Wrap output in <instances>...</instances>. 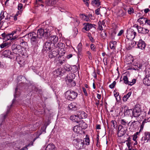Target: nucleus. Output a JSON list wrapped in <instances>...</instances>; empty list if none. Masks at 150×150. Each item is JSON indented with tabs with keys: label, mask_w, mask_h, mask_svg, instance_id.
Wrapping results in <instances>:
<instances>
[{
	"label": "nucleus",
	"mask_w": 150,
	"mask_h": 150,
	"mask_svg": "<svg viewBox=\"0 0 150 150\" xmlns=\"http://www.w3.org/2000/svg\"><path fill=\"white\" fill-rule=\"evenodd\" d=\"M141 140L144 142H147L148 141L150 142V132H145Z\"/></svg>",
	"instance_id": "obj_9"
},
{
	"label": "nucleus",
	"mask_w": 150,
	"mask_h": 150,
	"mask_svg": "<svg viewBox=\"0 0 150 150\" xmlns=\"http://www.w3.org/2000/svg\"><path fill=\"white\" fill-rule=\"evenodd\" d=\"M146 21V18L144 17L140 18L137 20V22L139 23L140 25H143L145 24Z\"/></svg>",
	"instance_id": "obj_30"
},
{
	"label": "nucleus",
	"mask_w": 150,
	"mask_h": 150,
	"mask_svg": "<svg viewBox=\"0 0 150 150\" xmlns=\"http://www.w3.org/2000/svg\"><path fill=\"white\" fill-rule=\"evenodd\" d=\"M74 131L77 133H79L80 132L81 130H82L79 125H76L73 128Z\"/></svg>",
	"instance_id": "obj_32"
},
{
	"label": "nucleus",
	"mask_w": 150,
	"mask_h": 150,
	"mask_svg": "<svg viewBox=\"0 0 150 150\" xmlns=\"http://www.w3.org/2000/svg\"><path fill=\"white\" fill-rule=\"evenodd\" d=\"M83 1L86 6L88 7L89 6V0H83Z\"/></svg>",
	"instance_id": "obj_48"
},
{
	"label": "nucleus",
	"mask_w": 150,
	"mask_h": 150,
	"mask_svg": "<svg viewBox=\"0 0 150 150\" xmlns=\"http://www.w3.org/2000/svg\"><path fill=\"white\" fill-rule=\"evenodd\" d=\"M22 13V10H20V11H18L16 14H15V16H17L19 14H21Z\"/></svg>",
	"instance_id": "obj_54"
},
{
	"label": "nucleus",
	"mask_w": 150,
	"mask_h": 150,
	"mask_svg": "<svg viewBox=\"0 0 150 150\" xmlns=\"http://www.w3.org/2000/svg\"><path fill=\"white\" fill-rule=\"evenodd\" d=\"M8 53V54L10 53V52L8 50H6L4 51L3 52V53L4 54H5L6 53Z\"/></svg>",
	"instance_id": "obj_60"
},
{
	"label": "nucleus",
	"mask_w": 150,
	"mask_h": 150,
	"mask_svg": "<svg viewBox=\"0 0 150 150\" xmlns=\"http://www.w3.org/2000/svg\"><path fill=\"white\" fill-rule=\"evenodd\" d=\"M62 69L59 68L53 72V73L55 77L61 76L62 75Z\"/></svg>",
	"instance_id": "obj_17"
},
{
	"label": "nucleus",
	"mask_w": 150,
	"mask_h": 150,
	"mask_svg": "<svg viewBox=\"0 0 150 150\" xmlns=\"http://www.w3.org/2000/svg\"><path fill=\"white\" fill-rule=\"evenodd\" d=\"M147 24V25L150 26V20L147 19L146 18V21L145 24Z\"/></svg>",
	"instance_id": "obj_55"
},
{
	"label": "nucleus",
	"mask_w": 150,
	"mask_h": 150,
	"mask_svg": "<svg viewBox=\"0 0 150 150\" xmlns=\"http://www.w3.org/2000/svg\"><path fill=\"white\" fill-rule=\"evenodd\" d=\"M137 136L136 135H135L134 134L133 135V138H132V139L136 142H137L136 141V139H137Z\"/></svg>",
	"instance_id": "obj_51"
},
{
	"label": "nucleus",
	"mask_w": 150,
	"mask_h": 150,
	"mask_svg": "<svg viewBox=\"0 0 150 150\" xmlns=\"http://www.w3.org/2000/svg\"><path fill=\"white\" fill-rule=\"evenodd\" d=\"M45 150H57V148L53 143H50L46 146Z\"/></svg>",
	"instance_id": "obj_24"
},
{
	"label": "nucleus",
	"mask_w": 150,
	"mask_h": 150,
	"mask_svg": "<svg viewBox=\"0 0 150 150\" xmlns=\"http://www.w3.org/2000/svg\"><path fill=\"white\" fill-rule=\"evenodd\" d=\"M126 129L122 128L121 126H119L118 127V132L117 135L118 137H122L126 133Z\"/></svg>",
	"instance_id": "obj_13"
},
{
	"label": "nucleus",
	"mask_w": 150,
	"mask_h": 150,
	"mask_svg": "<svg viewBox=\"0 0 150 150\" xmlns=\"http://www.w3.org/2000/svg\"><path fill=\"white\" fill-rule=\"evenodd\" d=\"M27 146H24L23 148H21L20 150H26V149H27Z\"/></svg>",
	"instance_id": "obj_64"
},
{
	"label": "nucleus",
	"mask_w": 150,
	"mask_h": 150,
	"mask_svg": "<svg viewBox=\"0 0 150 150\" xmlns=\"http://www.w3.org/2000/svg\"><path fill=\"white\" fill-rule=\"evenodd\" d=\"M77 104L75 102H73L71 103L68 106L70 110H76L77 109Z\"/></svg>",
	"instance_id": "obj_26"
},
{
	"label": "nucleus",
	"mask_w": 150,
	"mask_h": 150,
	"mask_svg": "<svg viewBox=\"0 0 150 150\" xmlns=\"http://www.w3.org/2000/svg\"><path fill=\"white\" fill-rule=\"evenodd\" d=\"M73 143L74 144L78 146H81V145H84V141L78 138L73 139Z\"/></svg>",
	"instance_id": "obj_11"
},
{
	"label": "nucleus",
	"mask_w": 150,
	"mask_h": 150,
	"mask_svg": "<svg viewBox=\"0 0 150 150\" xmlns=\"http://www.w3.org/2000/svg\"><path fill=\"white\" fill-rule=\"evenodd\" d=\"M76 92L71 90L67 91L65 93L66 98L68 100L72 101L76 98L78 96Z\"/></svg>",
	"instance_id": "obj_2"
},
{
	"label": "nucleus",
	"mask_w": 150,
	"mask_h": 150,
	"mask_svg": "<svg viewBox=\"0 0 150 150\" xmlns=\"http://www.w3.org/2000/svg\"><path fill=\"white\" fill-rule=\"evenodd\" d=\"M44 29L42 28L39 29L36 34V36L40 38H41L42 36H44Z\"/></svg>",
	"instance_id": "obj_21"
},
{
	"label": "nucleus",
	"mask_w": 150,
	"mask_h": 150,
	"mask_svg": "<svg viewBox=\"0 0 150 150\" xmlns=\"http://www.w3.org/2000/svg\"><path fill=\"white\" fill-rule=\"evenodd\" d=\"M110 125L112 127L115 128L117 127L116 121L115 120H112L110 122Z\"/></svg>",
	"instance_id": "obj_36"
},
{
	"label": "nucleus",
	"mask_w": 150,
	"mask_h": 150,
	"mask_svg": "<svg viewBox=\"0 0 150 150\" xmlns=\"http://www.w3.org/2000/svg\"><path fill=\"white\" fill-rule=\"evenodd\" d=\"M131 94V92H129L127 94L124 95L123 97L122 100L124 102L127 101V99L130 97Z\"/></svg>",
	"instance_id": "obj_34"
},
{
	"label": "nucleus",
	"mask_w": 150,
	"mask_h": 150,
	"mask_svg": "<svg viewBox=\"0 0 150 150\" xmlns=\"http://www.w3.org/2000/svg\"><path fill=\"white\" fill-rule=\"evenodd\" d=\"M7 14V13L6 11H2L0 13V20L1 21V20L5 17V16Z\"/></svg>",
	"instance_id": "obj_35"
},
{
	"label": "nucleus",
	"mask_w": 150,
	"mask_h": 150,
	"mask_svg": "<svg viewBox=\"0 0 150 150\" xmlns=\"http://www.w3.org/2000/svg\"><path fill=\"white\" fill-rule=\"evenodd\" d=\"M44 36L45 37H48L50 35V31L47 28L44 30Z\"/></svg>",
	"instance_id": "obj_33"
},
{
	"label": "nucleus",
	"mask_w": 150,
	"mask_h": 150,
	"mask_svg": "<svg viewBox=\"0 0 150 150\" xmlns=\"http://www.w3.org/2000/svg\"><path fill=\"white\" fill-rule=\"evenodd\" d=\"M91 4L93 6L98 7L100 5V0H93L91 2Z\"/></svg>",
	"instance_id": "obj_29"
},
{
	"label": "nucleus",
	"mask_w": 150,
	"mask_h": 150,
	"mask_svg": "<svg viewBox=\"0 0 150 150\" xmlns=\"http://www.w3.org/2000/svg\"><path fill=\"white\" fill-rule=\"evenodd\" d=\"M115 12L117 13V16H122L125 15V13L123 10H116Z\"/></svg>",
	"instance_id": "obj_31"
},
{
	"label": "nucleus",
	"mask_w": 150,
	"mask_h": 150,
	"mask_svg": "<svg viewBox=\"0 0 150 150\" xmlns=\"http://www.w3.org/2000/svg\"><path fill=\"white\" fill-rule=\"evenodd\" d=\"M20 46L17 44H13L12 46V49L13 52L16 54H18L20 50Z\"/></svg>",
	"instance_id": "obj_14"
},
{
	"label": "nucleus",
	"mask_w": 150,
	"mask_h": 150,
	"mask_svg": "<svg viewBox=\"0 0 150 150\" xmlns=\"http://www.w3.org/2000/svg\"><path fill=\"white\" fill-rule=\"evenodd\" d=\"M89 37V39L92 42H94L95 41V40L92 37L89 36H88Z\"/></svg>",
	"instance_id": "obj_52"
},
{
	"label": "nucleus",
	"mask_w": 150,
	"mask_h": 150,
	"mask_svg": "<svg viewBox=\"0 0 150 150\" xmlns=\"http://www.w3.org/2000/svg\"><path fill=\"white\" fill-rule=\"evenodd\" d=\"M77 114L79 119L85 118L87 116V114L83 111H79Z\"/></svg>",
	"instance_id": "obj_16"
},
{
	"label": "nucleus",
	"mask_w": 150,
	"mask_h": 150,
	"mask_svg": "<svg viewBox=\"0 0 150 150\" xmlns=\"http://www.w3.org/2000/svg\"><path fill=\"white\" fill-rule=\"evenodd\" d=\"M65 60L64 59L59 60L57 63V64L58 66H60L61 65H62L63 63L65 62Z\"/></svg>",
	"instance_id": "obj_42"
},
{
	"label": "nucleus",
	"mask_w": 150,
	"mask_h": 150,
	"mask_svg": "<svg viewBox=\"0 0 150 150\" xmlns=\"http://www.w3.org/2000/svg\"><path fill=\"white\" fill-rule=\"evenodd\" d=\"M91 49L94 51H96V48L94 44H91Z\"/></svg>",
	"instance_id": "obj_44"
},
{
	"label": "nucleus",
	"mask_w": 150,
	"mask_h": 150,
	"mask_svg": "<svg viewBox=\"0 0 150 150\" xmlns=\"http://www.w3.org/2000/svg\"><path fill=\"white\" fill-rule=\"evenodd\" d=\"M84 141V144L85 143V144L87 145H88L90 143V140L88 138L87 135L86 136V137L83 140Z\"/></svg>",
	"instance_id": "obj_37"
},
{
	"label": "nucleus",
	"mask_w": 150,
	"mask_h": 150,
	"mask_svg": "<svg viewBox=\"0 0 150 150\" xmlns=\"http://www.w3.org/2000/svg\"><path fill=\"white\" fill-rule=\"evenodd\" d=\"M82 90L85 95L86 96H87L88 94L86 88H84L83 87L82 88Z\"/></svg>",
	"instance_id": "obj_49"
},
{
	"label": "nucleus",
	"mask_w": 150,
	"mask_h": 150,
	"mask_svg": "<svg viewBox=\"0 0 150 150\" xmlns=\"http://www.w3.org/2000/svg\"><path fill=\"white\" fill-rule=\"evenodd\" d=\"M98 29L100 30H103V27L102 26V23L100 21H99L98 23Z\"/></svg>",
	"instance_id": "obj_40"
},
{
	"label": "nucleus",
	"mask_w": 150,
	"mask_h": 150,
	"mask_svg": "<svg viewBox=\"0 0 150 150\" xmlns=\"http://www.w3.org/2000/svg\"><path fill=\"white\" fill-rule=\"evenodd\" d=\"M51 43L50 42H46L43 47L44 49L46 51L50 50L51 49Z\"/></svg>",
	"instance_id": "obj_23"
},
{
	"label": "nucleus",
	"mask_w": 150,
	"mask_h": 150,
	"mask_svg": "<svg viewBox=\"0 0 150 150\" xmlns=\"http://www.w3.org/2000/svg\"><path fill=\"white\" fill-rule=\"evenodd\" d=\"M84 24L85 25L83 29L86 31L89 30L93 26L92 25L91 23H86Z\"/></svg>",
	"instance_id": "obj_28"
},
{
	"label": "nucleus",
	"mask_w": 150,
	"mask_h": 150,
	"mask_svg": "<svg viewBox=\"0 0 150 150\" xmlns=\"http://www.w3.org/2000/svg\"><path fill=\"white\" fill-rule=\"evenodd\" d=\"M95 13L97 15L100 14V10H96Z\"/></svg>",
	"instance_id": "obj_62"
},
{
	"label": "nucleus",
	"mask_w": 150,
	"mask_h": 150,
	"mask_svg": "<svg viewBox=\"0 0 150 150\" xmlns=\"http://www.w3.org/2000/svg\"><path fill=\"white\" fill-rule=\"evenodd\" d=\"M135 43L137 44L138 48L142 50L145 49L146 44L145 42L141 39H140L138 41H135Z\"/></svg>",
	"instance_id": "obj_7"
},
{
	"label": "nucleus",
	"mask_w": 150,
	"mask_h": 150,
	"mask_svg": "<svg viewBox=\"0 0 150 150\" xmlns=\"http://www.w3.org/2000/svg\"><path fill=\"white\" fill-rule=\"evenodd\" d=\"M143 83L147 86H150V76L146 75L143 79Z\"/></svg>",
	"instance_id": "obj_20"
},
{
	"label": "nucleus",
	"mask_w": 150,
	"mask_h": 150,
	"mask_svg": "<svg viewBox=\"0 0 150 150\" xmlns=\"http://www.w3.org/2000/svg\"><path fill=\"white\" fill-rule=\"evenodd\" d=\"M82 16H83V18H84L83 19L84 20H85L86 21H88L89 18H88V17H87V16H86L85 15H83V14H82Z\"/></svg>",
	"instance_id": "obj_50"
},
{
	"label": "nucleus",
	"mask_w": 150,
	"mask_h": 150,
	"mask_svg": "<svg viewBox=\"0 0 150 150\" xmlns=\"http://www.w3.org/2000/svg\"><path fill=\"white\" fill-rule=\"evenodd\" d=\"M101 35L102 37L103 38H105L106 36V34L104 32L103 33H102Z\"/></svg>",
	"instance_id": "obj_56"
},
{
	"label": "nucleus",
	"mask_w": 150,
	"mask_h": 150,
	"mask_svg": "<svg viewBox=\"0 0 150 150\" xmlns=\"http://www.w3.org/2000/svg\"><path fill=\"white\" fill-rule=\"evenodd\" d=\"M75 77V74L72 73H69L65 78L67 83L68 85L71 86H74L76 85V83L73 81Z\"/></svg>",
	"instance_id": "obj_3"
},
{
	"label": "nucleus",
	"mask_w": 150,
	"mask_h": 150,
	"mask_svg": "<svg viewBox=\"0 0 150 150\" xmlns=\"http://www.w3.org/2000/svg\"><path fill=\"white\" fill-rule=\"evenodd\" d=\"M48 40L50 41L51 43H53L54 45H55L58 40V38L56 35L51 36L48 38Z\"/></svg>",
	"instance_id": "obj_15"
},
{
	"label": "nucleus",
	"mask_w": 150,
	"mask_h": 150,
	"mask_svg": "<svg viewBox=\"0 0 150 150\" xmlns=\"http://www.w3.org/2000/svg\"><path fill=\"white\" fill-rule=\"evenodd\" d=\"M124 32V31L123 30H121L119 33L117 35L118 36H121L123 33Z\"/></svg>",
	"instance_id": "obj_57"
},
{
	"label": "nucleus",
	"mask_w": 150,
	"mask_h": 150,
	"mask_svg": "<svg viewBox=\"0 0 150 150\" xmlns=\"http://www.w3.org/2000/svg\"><path fill=\"white\" fill-rule=\"evenodd\" d=\"M61 54L59 50H52L50 52L49 56L50 58H52L57 56L58 54Z\"/></svg>",
	"instance_id": "obj_10"
},
{
	"label": "nucleus",
	"mask_w": 150,
	"mask_h": 150,
	"mask_svg": "<svg viewBox=\"0 0 150 150\" xmlns=\"http://www.w3.org/2000/svg\"><path fill=\"white\" fill-rule=\"evenodd\" d=\"M96 129H101L100 125H96Z\"/></svg>",
	"instance_id": "obj_63"
},
{
	"label": "nucleus",
	"mask_w": 150,
	"mask_h": 150,
	"mask_svg": "<svg viewBox=\"0 0 150 150\" xmlns=\"http://www.w3.org/2000/svg\"><path fill=\"white\" fill-rule=\"evenodd\" d=\"M123 80L125 84L130 86H132L136 83V80L135 79H133L132 81H128V77L126 76H124Z\"/></svg>",
	"instance_id": "obj_12"
},
{
	"label": "nucleus",
	"mask_w": 150,
	"mask_h": 150,
	"mask_svg": "<svg viewBox=\"0 0 150 150\" xmlns=\"http://www.w3.org/2000/svg\"><path fill=\"white\" fill-rule=\"evenodd\" d=\"M81 47H82V44L81 43H79L77 47V48L78 49V51L79 52H81Z\"/></svg>",
	"instance_id": "obj_45"
},
{
	"label": "nucleus",
	"mask_w": 150,
	"mask_h": 150,
	"mask_svg": "<svg viewBox=\"0 0 150 150\" xmlns=\"http://www.w3.org/2000/svg\"><path fill=\"white\" fill-rule=\"evenodd\" d=\"M70 119L72 121L76 122H79V120L80 119L79 118L77 114L76 115H74L71 116L70 117Z\"/></svg>",
	"instance_id": "obj_27"
},
{
	"label": "nucleus",
	"mask_w": 150,
	"mask_h": 150,
	"mask_svg": "<svg viewBox=\"0 0 150 150\" xmlns=\"http://www.w3.org/2000/svg\"><path fill=\"white\" fill-rule=\"evenodd\" d=\"M103 62H104V64L105 65H107V58H104L103 59Z\"/></svg>",
	"instance_id": "obj_59"
},
{
	"label": "nucleus",
	"mask_w": 150,
	"mask_h": 150,
	"mask_svg": "<svg viewBox=\"0 0 150 150\" xmlns=\"http://www.w3.org/2000/svg\"><path fill=\"white\" fill-rule=\"evenodd\" d=\"M137 122V121H134L132 122L130 126L129 129L131 131H133L135 130L137 128V125L136 124Z\"/></svg>",
	"instance_id": "obj_22"
},
{
	"label": "nucleus",
	"mask_w": 150,
	"mask_h": 150,
	"mask_svg": "<svg viewBox=\"0 0 150 150\" xmlns=\"http://www.w3.org/2000/svg\"><path fill=\"white\" fill-rule=\"evenodd\" d=\"M26 6V5H25L24 7H23V5L20 3L18 5V9H21L22 8H25V6Z\"/></svg>",
	"instance_id": "obj_43"
},
{
	"label": "nucleus",
	"mask_w": 150,
	"mask_h": 150,
	"mask_svg": "<svg viewBox=\"0 0 150 150\" xmlns=\"http://www.w3.org/2000/svg\"><path fill=\"white\" fill-rule=\"evenodd\" d=\"M147 122V120L146 119H144L142 123V124L140 126V131H142L143 130L144 125Z\"/></svg>",
	"instance_id": "obj_39"
},
{
	"label": "nucleus",
	"mask_w": 150,
	"mask_h": 150,
	"mask_svg": "<svg viewBox=\"0 0 150 150\" xmlns=\"http://www.w3.org/2000/svg\"><path fill=\"white\" fill-rule=\"evenodd\" d=\"M9 110H8L7 111L6 113L4 115V119H5V118L6 117L8 114V112H9Z\"/></svg>",
	"instance_id": "obj_61"
},
{
	"label": "nucleus",
	"mask_w": 150,
	"mask_h": 150,
	"mask_svg": "<svg viewBox=\"0 0 150 150\" xmlns=\"http://www.w3.org/2000/svg\"><path fill=\"white\" fill-rule=\"evenodd\" d=\"M23 78L24 79V77H23L22 76H19L18 77V81L17 83V86L15 89V94L14 96L15 97H17V96L18 94L17 90L18 89L23 87L25 84L24 82H22V80H21V79H22Z\"/></svg>",
	"instance_id": "obj_5"
},
{
	"label": "nucleus",
	"mask_w": 150,
	"mask_h": 150,
	"mask_svg": "<svg viewBox=\"0 0 150 150\" xmlns=\"http://www.w3.org/2000/svg\"><path fill=\"white\" fill-rule=\"evenodd\" d=\"M64 68L66 71H69L70 70V66L68 64H66Z\"/></svg>",
	"instance_id": "obj_41"
},
{
	"label": "nucleus",
	"mask_w": 150,
	"mask_h": 150,
	"mask_svg": "<svg viewBox=\"0 0 150 150\" xmlns=\"http://www.w3.org/2000/svg\"><path fill=\"white\" fill-rule=\"evenodd\" d=\"M141 108L140 105L137 104L135 105L132 112L133 115L134 117H138L141 115L142 112Z\"/></svg>",
	"instance_id": "obj_4"
},
{
	"label": "nucleus",
	"mask_w": 150,
	"mask_h": 150,
	"mask_svg": "<svg viewBox=\"0 0 150 150\" xmlns=\"http://www.w3.org/2000/svg\"><path fill=\"white\" fill-rule=\"evenodd\" d=\"M137 34L132 29L127 30L126 37L128 39L130 40L134 39Z\"/></svg>",
	"instance_id": "obj_6"
},
{
	"label": "nucleus",
	"mask_w": 150,
	"mask_h": 150,
	"mask_svg": "<svg viewBox=\"0 0 150 150\" xmlns=\"http://www.w3.org/2000/svg\"><path fill=\"white\" fill-rule=\"evenodd\" d=\"M127 12L129 14H131L134 12V10H128Z\"/></svg>",
	"instance_id": "obj_58"
},
{
	"label": "nucleus",
	"mask_w": 150,
	"mask_h": 150,
	"mask_svg": "<svg viewBox=\"0 0 150 150\" xmlns=\"http://www.w3.org/2000/svg\"><path fill=\"white\" fill-rule=\"evenodd\" d=\"M36 34L34 32L30 33L28 34L29 38H31V42L32 46L36 47L38 46L40 38L36 36Z\"/></svg>",
	"instance_id": "obj_1"
},
{
	"label": "nucleus",
	"mask_w": 150,
	"mask_h": 150,
	"mask_svg": "<svg viewBox=\"0 0 150 150\" xmlns=\"http://www.w3.org/2000/svg\"><path fill=\"white\" fill-rule=\"evenodd\" d=\"M72 19V21L74 23L75 26H77L78 25L79 23V22L77 19H75L73 18H71Z\"/></svg>",
	"instance_id": "obj_38"
},
{
	"label": "nucleus",
	"mask_w": 150,
	"mask_h": 150,
	"mask_svg": "<svg viewBox=\"0 0 150 150\" xmlns=\"http://www.w3.org/2000/svg\"><path fill=\"white\" fill-rule=\"evenodd\" d=\"M135 27L137 28L139 33L145 35L148 34L149 32V30L148 29L139 26L138 25H136Z\"/></svg>",
	"instance_id": "obj_8"
},
{
	"label": "nucleus",
	"mask_w": 150,
	"mask_h": 150,
	"mask_svg": "<svg viewBox=\"0 0 150 150\" xmlns=\"http://www.w3.org/2000/svg\"><path fill=\"white\" fill-rule=\"evenodd\" d=\"M121 124L119 126H121L122 128L127 130L128 126V124L127 122H126L125 120L122 119L120 120Z\"/></svg>",
	"instance_id": "obj_19"
},
{
	"label": "nucleus",
	"mask_w": 150,
	"mask_h": 150,
	"mask_svg": "<svg viewBox=\"0 0 150 150\" xmlns=\"http://www.w3.org/2000/svg\"><path fill=\"white\" fill-rule=\"evenodd\" d=\"M54 47L56 48H58L59 50L60 51H62L64 50V48L65 47V44L62 42H59L57 44L54 45Z\"/></svg>",
	"instance_id": "obj_18"
},
{
	"label": "nucleus",
	"mask_w": 150,
	"mask_h": 150,
	"mask_svg": "<svg viewBox=\"0 0 150 150\" xmlns=\"http://www.w3.org/2000/svg\"><path fill=\"white\" fill-rule=\"evenodd\" d=\"M132 110L131 109L128 110H126L125 113L126 114H130V113L132 112Z\"/></svg>",
	"instance_id": "obj_53"
},
{
	"label": "nucleus",
	"mask_w": 150,
	"mask_h": 150,
	"mask_svg": "<svg viewBox=\"0 0 150 150\" xmlns=\"http://www.w3.org/2000/svg\"><path fill=\"white\" fill-rule=\"evenodd\" d=\"M51 0H46L45 1V3L46 4L47 6H52V4H51L50 1Z\"/></svg>",
	"instance_id": "obj_47"
},
{
	"label": "nucleus",
	"mask_w": 150,
	"mask_h": 150,
	"mask_svg": "<svg viewBox=\"0 0 150 150\" xmlns=\"http://www.w3.org/2000/svg\"><path fill=\"white\" fill-rule=\"evenodd\" d=\"M115 84L116 82L115 81H113V83H112V84H111L109 85V87L111 88H113L115 87Z\"/></svg>",
	"instance_id": "obj_46"
},
{
	"label": "nucleus",
	"mask_w": 150,
	"mask_h": 150,
	"mask_svg": "<svg viewBox=\"0 0 150 150\" xmlns=\"http://www.w3.org/2000/svg\"><path fill=\"white\" fill-rule=\"evenodd\" d=\"M79 123V125L81 129H85L87 127V125L86 124L83 122L82 121H79L78 122Z\"/></svg>",
	"instance_id": "obj_25"
}]
</instances>
